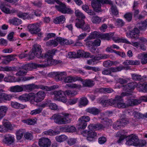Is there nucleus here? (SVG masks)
Masks as SVG:
<instances>
[{
	"mask_svg": "<svg viewBox=\"0 0 147 147\" xmlns=\"http://www.w3.org/2000/svg\"><path fill=\"white\" fill-rule=\"evenodd\" d=\"M45 96V94L43 91H40L38 92L34 95V100L36 102L41 101L43 100Z\"/></svg>",
	"mask_w": 147,
	"mask_h": 147,
	"instance_id": "2eb2a0df",
	"label": "nucleus"
},
{
	"mask_svg": "<svg viewBox=\"0 0 147 147\" xmlns=\"http://www.w3.org/2000/svg\"><path fill=\"white\" fill-rule=\"evenodd\" d=\"M75 13L76 16L79 18H81V19H84L85 18V16L79 10L75 11Z\"/></svg>",
	"mask_w": 147,
	"mask_h": 147,
	"instance_id": "5fc2aeb1",
	"label": "nucleus"
},
{
	"mask_svg": "<svg viewBox=\"0 0 147 147\" xmlns=\"http://www.w3.org/2000/svg\"><path fill=\"white\" fill-rule=\"evenodd\" d=\"M139 144V138L138 137L133 134L129 136L126 142L127 145L130 146L133 145L135 146H138Z\"/></svg>",
	"mask_w": 147,
	"mask_h": 147,
	"instance_id": "6e6552de",
	"label": "nucleus"
},
{
	"mask_svg": "<svg viewBox=\"0 0 147 147\" xmlns=\"http://www.w3.org/2000/svg\"><path fill=\"white\" fill-rule=\"evenodd\" d=\"M58 45V42L57 40V38L55 40H52L46 42V45L48 47L53 46L56 47Z\"/></svg>",
	"mask_w": 147,
	"mask_h": 147,
	"instance_id": "f704fd0d",
	"label": "nucleus"
},
{
	"mask_svg": "<svg viewBox=\"0 0 147 147\" xmlns=\"http://www.w3.org/2000/svg\"><path fill=\"white\" fill-rule=\"evenodd\" d=\"M81 82L84 87H91L94 86L95 84L94 82L91 80H86L83 81L82 79V81Z\"/></svg>",
	"mask_w": 147,
	"mask_h": 147,
	"instance_id": "bb28decb",
	"label": "nucleus"
},
{
	"mask_svg": "<svg viewBox=\"0 0 147 147\" xmlns=\"http://www.w3.org/2000/svg\"><path fill=\"white\" fill-rule=\"evenodd\" d=\"M102 20V18L98 16H93L91 19V21L93 23L98 24Z\"/></svg>",
	"mask_w": 147,
	"mask_h": 147,
	"instance_id": "bf43d9fd",
	"label": "nucleus"
},
{
	"mask_svg": "<svg viewBox=\"0 0 147 147\" xmlns=\"http://www.w3.org/2000/svg\"><path fill=\"white\" fill-rule=\"evenodd\" d=\"M113 127L115 130H117L120 129L123 126L120 121H117L113 124Z\"/></svg>",
	"mask_w": 147,
	"mask_h": 147,
	"instance_id": "864d4df0",
	"label": "nucleus"
},
{
	"mask_svg": "<svg viewBox=\"0 0 147 147\" xmlns=\"http://www.w3.org/2000/svg\"><path fill=\"white\" fill-rule=\"evenodd\" d=\"M25 132L24 129H20L16 131V138L17 140H20L24 135Z\"/></svg>",
	"mask_w": 147,
	"mask_h": 147,
	"instance_id": "ea45409f",
	"label": "nucleus"
},
{
	"mask_svg": "<svg viewBox=\"0 0 147 147\" xmlns=\"http://www.w3.org/2000/svg\"><path fill=\"white\" fill-rule=\"evenodd\" d=\"M102 124L97 123V130H104L105 129L107 128L109 125L111 124L112 123V121L107 118H105L103 119Z\"/></svg>",
	"mask_w": 147,
	"mask_h": 147,
	"instance_id": "1a4fd4ad",
	"label": "nucleus"
},
{
	"mask_svg": "<svg viewBox=\"0 0 147 147\" xmlns=\"http://www.w3.org/2000/svg\"><path fill=\"white\" fill-rule=\"evenodd\" d=\"M51 102V100L49 99H47L46 101L43 102L40 104L38 105V107L40 108H43L49 106Z\"/></svg>",
	"mask_w": 147,
	"mask_h": 147,
	"instance_id": "603ef678",
	"label": "nucleus"
},
{
	"mask_svg": "<svg viewBox=\"0 0 147 147\" xmlns=\"http://www.w3.org/2000/svg\"><path fill=\"white\" fill-rule=\"evenodd\" d=\"M59 5H56L55 8L60 12L63 14H72L73 13L74 11L70 8L66 7L65 4H63L61 2Z\"/></svg>",
	"mask_w": 147,
	"mask_h": 147,
	"instance_id": "0eeeda50",
	"label": "nucleus"
},
{
	"mask_svg": "<svg viewBox=\"0 0 147 147\" xmlns=\"http://www.w3.org/2000/svg\"><path fill=\"white\" fill-rule=\"evenodd\" d=\"M35 66V65L32 64V63L26 64L23 65L22 67V68L24 71H30L32 70L33 69V67Z\"/></svg>",
	"mask_w": 147,
	"mask_h": 147,
	"instance_id": "e433bc0d",
	"label": "nucleus"
},
{
	"mask_svg": "<svg viewBox=\"0 0 147 147\" xmlns=\"http://www.w3.org/2000/svg\"><path fill=\"white\" fill-rule=\"evenodd\" d=\"M81 86L80 85H78L76 84H66L65 87L67 88H79Z\"/></svg>",
	"mask_w": 147,
	"mask_h": 147,
	"instance_id": "6e6d98bb",
	"label": "nucleus"
},
{
	"mask_svg": "<svg viewBox=\"0 0 147 147\" xmlns=\"http://www.w3.org/2000/svg\"><path fill=\"white\" fill-rule=\"evenodd\" d=\"M101 40L100 39L95 40L94 41L90 40H88L87 42V45L88 47H90L91 46H100L101 43Z\"/></svg>",
	"mask_w": 147,
	"mask_h": 147,
	"instance_id": "393cba45",
	"label": "nucleus"
},
{
	"mask_svg": "<svg viewBox=\"0 0 147 147\" xmlns=\"http://www.w3.org/2000/svg\"><path fill=\"white\" fill-rule=\"evenodd\" d=\"M129 113V112H128L127 113H123L121 114V119L120 121L123 126L129 123V121L127 116V115Z\"/></svg>",
	"mask_w": 147,
	"mask_h": 147,
	"instance_id": "6ab92c4d",
	"label": "nucleus"
},
{
	"mask_svg": "<svg viewBox=\"0 0 147 147\" xmlns=\"http://www.w3.org/2000/svg\"><path fill=\"white\" fill-rule=\"evenodd\" d=\"M12 96L10 94L2 93L1 100L2 99L5 100H10L11 99Z\"/></svg>",
	"mask_w": 147,
	"mask_h": 147,
	"instance_id": "de8ad7c7",
	"label": "nucleus"
},
{
	"mask_svg": "<svg viewBox=\"0 0 147 147\" xmlns=\"http://www.w3.org/2000/svg\"><path fill=\"white\" fill-rule=\"evenodd\" d=\"M112 14L114 15H117L119 13V11L116 6L112 5L111 8Z\"/></svg>",
	"mask_w": 147,
	"mask_h": 147,
	"instance_id": "e2e57ef3",
	"label": "nucleus"
},
{
	"mask_svg": "<svg viewBox=\"0 0 147 147\" xmlns=\"http://www.w3.org/2000/svg\"><path fill=\"white\" fill-rule=\"evenodd\" d=\"M17 16L20 18H23L25 20L26 19H29L30 18L29 15L26 13H23L22 12H20L17 13Z\"/></svg>",
	"mask_w": 147,
	"mask_h": 147,
	"instance_id": "8fccbe9b",
	"label": "nucleus"
},
{
	"mask_svg": "<svg viewBox=\"0 0 147 147\" xmlns=\"http://www.w3.org/2000/svg\"><path fill=\"white\" fill-rule=\"evenodd\" d=\"M88 101L85 97H83L80 98L79 102V106L80 107L82 106H85L88 103Z\"/></svg>",
	"mask_w": 147,
	"mask_h": 147,
	"instance_id": "473e14b6",
	"label": "nucleus"
},
{
	"mask_svg": "<svg viewBox=\"0 0 147 147\" xmlns=\"http://www.w3.org/2000/svg\"><path fill=\"white\" fill-rule=\"evenodd\" d=\"M92 47L90 49V51L94 54H97L99 53V50L98 49H96L94 46H91Z\"/></svg>",
	"mask_w": 147,
	"mask_h": 147,
	"instance_id": "774afa93",
	"label": "nucleus"
},
{
	"mask_svg": "<svg viewBox=\"0 0 147 147\" xmlns=\"http://www.w3.org/2000/svg\"><path fill=\"white\" fill-rule=\"evenodd\" d=\"M42 108H38L35 110L32 111L30 114L32 115H36L40 113L42 111Z\"/></svg>",
	"mask_w": 147,
	"mask_h": 147,
	"instance_id": "338daca9",
	"label": "nucleus"
},
{
	"mask_svg": "<svg viewBox=\"0 0 147 147\" xmlns=\"http://www.w3.org/2000/svg\"><path fill=\"white\" fill-rule=\"evenodd\" d=\"M3 124L5 127L8 130H12L13 129V127H15L14 125H12L8 120L6 119L3 120Z\"/></svg>",
	"mask_w": 147,
	"mask_h": 147,
	"instance_id": "cd10ccee",
	"label": "nucleus"
},
{
	"mask_svg": "<svg viewBox=\"0 0 147 147\" xmlns=\"http://www.w3.org/2000/svg\"><path fill=\"white\" fill-rule=\"evenodd\" d=\"M136 27L139 28V30H145L147 28V20L141 23H138L136 25Z\"/></svg>",
	"mask_w": 147,
	"mask_h": 147,
	"instance_id": "c756f323",
	"label": "nucleus"
},
{
	"mask_svg": "<svg viewBox=\"0 0 147 147\" xmlns=\"http://www.w3.org/2000/svg\"><path fill=\"white\" fill-rule=\"evenodd\" d=\"M10 90L13 92H20L23 91V85L22 86L16 85L10 87Z\"/></svg>",
	"mask_w": 147,
	"mask_h": 147,
	"instance_id": "7c9ffc66",
	"label": "nucleus"
},
{
	"mask_svg": "<svg viewBox=\"0 0 147 147\" xmlns=\"http://www.w3.org/2000/svg\"><path fill=\"white\" fill-rule=\"evenodd\" d=\"M23 91L30 92L36 89L40 88L42 89V85H38L33 84L23 85Z\"/></svg>",
	"mask_w": 147,
	"mask_h": 147,
	"instance_id": "ddd939ff",
	"label": "nucleus"
},
{
	"mask_svg": "<svg viewBox=\"0 0 147 147\" xmlns=\"http://www.w3.org/2000/svg\"><path fill=\"white\" fill-rule=\"evenodd\" d=\"M86 111L87 112L94 115L98 114L100 112V110L94 107L88 108L86 109Z\"/></svg>",
	"mask_w": 147,
	"mask_h": 147,
	"instance_id": "a878e982",
	"label": "nucleus"
},
{
	"mask_svg": "<svg viewBox=\"0 0 147 147\" xmlns=\"http://www.w3.org/2000/svg\"><path fill=\"white\" fill-rule=\"evenodd\" d=\"M97 102L99 103H100L104 105H106L107 104L109 105H114V103L113 100L111 99H102V98H98L97 100Z\"/></svg>",
	"mask_w": 147,
	"mask_h": 147,
	"instance_id": "b1692460",
	"label": "nucleus"
},
{
	"mask_svg": "<svg viewBox=\"0 0 147 147\" xmlns=\"http://www.w3.org/2000/svg\"><path fill=\"white\" fill-rule=\"evenodd\" d=\"M15 78L13 76L8 75L7 77H6L4 78V80L7 82H13L15 81Z\"/></svg>",
	"mask_w": 147,
	"mask_h": 147,
	"instance_id": "4d7b16f0",
	"label": "nucleus"
},
{
	"mask_svg": "<svg viewBox=\"0 0 147 147\" xmlns=\"http://www.w3.org/2000/svg\"><path fill=\"white\" fill-rule=\"evenodd\" d=\"M56 51L57 50L55 49L50 50L44 54L43 58H46L47 59H43L45 67L55 64V60L53 59V55H55Z\"/></svg>",
	"mask_w": 147,
	"mask_h": 147,
	"instance_id": "f03ea898",
	"label": "nucleus"
},
{
	"mask_svg": "<svg viewBox=\"0 0 147 147\" xmlns=\"http://www.w3.org/2000/svg\"><path fill=\"white\" fill-rule=\"evenodd\" d=\"M131 76L132 79L134 81H139L142 78L141 76L139 74H132Z\"/></svg>",
	"mask_w": 147,
	"mask_h": 147,
	"instance_id": "13d9d810",
	"label": "nucleus"
},
{
	"mask_svg": "<svg viewBox=\"0 0 147 147\" xmlns=\"http://www.w3.org/2000/svg\"><path fill=\"white\" fill-rule=\"evenodd\" d=\"M65 21V16L63 15H61L54 19L53 22L56 24H63Z\"/></svg>",
	"mask_w": 147,
	"mask_h": 147,
	"instance_id": "c85d7f7f",
	"label": "nucleus"
},
{
	"mask_svg": "<svg viewBox=\"0 0 147 147\" xmlns=\"http://www.w3.org/2000/svg\"><path fill=\"white\" fill-rule=\"evenodd\" d=\"M0 7L1 10L5 13H11L10 10L8 8H6L4 4H1L0 5Z\"/></svg>",
	"mask_w": 147,
	"mask_h": 147,
	"instance_id": "052dcab7",
	"label": "nucleus"
},
{
	"mask_svg": "<svg viewBox=\"0 0 147 147\" xmlns=\"http://www.w3.org/2000/svg\"><path fill=\"white\" fill-rule=\"evenodd\" d=\"M34 78V77L33 76H24L20 78L19 81H28L33 79Z\"/></svg>",
	"mask_w": 147,
	"mask_h": 147,
	"instance_id": "680f3d73",
	"label": "nucleus"
},
{
	"mask_svg": "<svg viewBox=\"0 0 147 147\" xmlns=\"http://www.w3.org/2000/svg\"><path fill=\"white\" fill-rule=\"evenodd\" d=\"M57 40L61 45H63L71 44L74 43L73 41L72 40H68L60 37H57Z\"/></svg>",
	"mask_w": 147,
	"mask_h": 147,
	"instance_id": "5701e85b",
	"label": "nucleus"
},
{
	"mask_svg": "<svg viewBox=\"0 0 147 147\" xmlns=\"http://www.w3.org/2000/svg\"><path fill=\"white\" fill-rule=\"evenodd\" d=\"M98 91L100 92H105L108 93H111L114 91V90L111 88H102L97 89Z\"/></svg>",
	"mask_w": 147,
	"mask_h": 147,
	"instance_id": "a18cd8bd",
	"label": "nucleus"
},
{
	"mask_svg": "<svg viewBox=\"0 0 147 147\" xmlns=\"http://www.w3.org/2000/svg\"><path fill=\"white\" fill-rule=\"evenodd\" d=\"M76 26L78 28H80L85 24V21L84 19H77L76 20Z\"/></svg>",
	"mask_w": 147,
	"mask_h": 147,
	"instance_id": "79ce46f5",
	"label": "nucleus"
},
{
	"mask_svg": "<svg viewBox=\"0 0 147 147\" xmlns=\"http://www.w3.org/2000/svg\"><path fill=\"white\" fill-rule=\"evenodd\" d=\"M67 138V136L64 135H61L59 136H57L55 137L56 140L57 142H59L64 141Z\"/></svg>",
	"mask_w": 147,
	"mask_h": 147,
	"instance_id": "c03bdc74",
	"label": "nucleus"
},
{
	"mask_svg": "<svg viewBox=\"0 0 147 147\" xmlns=\"http://www.w3.org/2000/svg\"><path fill=\"white\" fill-rule=\"evenodd\" d=\"M77 81H82V79L81 77L78 76L75 77L67 76L66 77H65L64 80V82L65 83H69Z\"/></svg>",
	"mask_w": 147,
	"mask_h": 147,
	"instance_id": "412c9836",
	"label": "nucleus"
},
{
	"mask_svg": "<svg viewBox=\"0 0 147 147\" xmlns=\"http://www.w3.org/2000/svg\"><path fill=\"white\" fill-rule=\"evenodd\" d=\"M11 105L12 107L16 109H23L25 108L24 105L16 102H12Z\"/></svg>",
	"mask_w": 147,
	"mask_h": 147,
	"instance_id": "4c0bfd02",
	"label": "nucleus"
},
{
	"mask_svg": "<svg viewBox=\"0 0 147 147\" xmlns=\"http://www.w3.org/2000/svg\"><path fill=\"white\" fill-rule=\"evenodd\" d=\"M140 100L137 99L131 98L128 99L126 103L119 102L117 103V107L119 108H125L133 106L139 104Z\"/></svg>",
	"mask_w": 147,
	"mask_h": 147,
	"instance_id": "20e7f679",
	"label": "nucleus"
},
{
	"mask_svg": "<svg viewBox=\"0 0 147 147\" xmlns=\"http://www.w3.org/2000/svg\"><path fill=\"white\" fill-rule=\"evenodd\" d=\"M111 3V1L108 0H93L91 1V5L94 11L99 13L102 10L101 4H110Z\"/></svg>",
	"mask_w": 147,
	"mask_h": 147,
	"instance_id": "7ed1b4c3",
	"label": "nucleus"
},
{
	"mask_svg": "<svg viewBox=\"0 0 147 147\" xmlns=\"http://www.w3.org/2000/svg\"><path fill=\"white\" fill-rule=\"evenodd\" d=\"M39 145L42 147H48L51 145V141L48 138H42L39 139Z\"/></svg>",
	"mask_w": 147,
	"mask_h": 147,
	"instance_id": "a211bd4d",
	"label": "nucleus"
},
{
	"mask_svg": "<svg viewBox=\"0 0 147 147\" xmlns=\"http://www.w3.org/2000/svg\"><path fill=\"white\" fill-rule=\"evenodd\" d=\"M102 74L105 75H110L114 77L115 75H113L111 74V72L110 71L109 68L105 69L102 72Z\"/></svg>",
	"mask_w": 147,
	"mask_h": 147,
	"instance_id": "0e129e2a",
	"label": "nucleus"
},
{
	"mask_svg": "<svg viewBox=\"0 0 147 147\" xmlns=\"http://www.w3.org/2000/svg\"><path fill=\"white\" fill-rule=\"evenodd\" d=\"M113 40L115 42H121L127 44H130V42L126 39L119 38L117 37L114 36L112 38Z\"/></svg>",
	"mask_w": 147,
	"mask_h": 147,
	"instance_id": "58836bf2",
	"label": "nucleus"
},
{
	"mask_svg": "<svg viewBox=\"0 0 147 147\" xmlns=\"http://www.w3.org/2000/svg\"><path fill=\"white\" fill-rule=\"evenodd\" d=\"M137 83L135 82L128 83L127 84L123 85L122 89L126 92H130L133 91L137 87Z\"/></svg>",
	"mask_w": 147,
	"mask_h": 147,
	"instance_id": "4468645a",
	"label": "nucleus"
},
{
	"mask_svg": "<svg viewBox=\"0 0 147 147\" xmlns=\"http://www.w3.org/2000/svg\"><path fill=\"white\" fill-rule=\"evenodd\" d=\"M112 34L113 35V33H107L106 34H102L100 33L99 38L103 39L104 40H109L110 39V37L112 36Z\"/></svg>",
	"mask_w": 147,
	"mask_h": 147,
	"instance_id": "a19ab883",
	"label": "nucleus"
},
{
	"mask_svg": "<svg viewBox=\"0 0 147 147\" xmlns=\"http://www.w3.org/2000/svg\"><path fill=\"white\" fill-rule=\"evenodd\" d=\"M113 62L109 60L105 61L103 63V65L106 67H108L111 66L113 64Z\"/></svg>",
	"mask_w": 147,
	"mask_h": 147,
	"instance_id": "69168bd1",
	"label": "nucleus"
},
{
	"mask_svg": "<svg viewBox=\"0 0 147 147\" xmlns=\"http://www.w3.org/2000/svg\"><path fill=\"white\" fill-rule=\"evenodd\" d=\"M32 50L37 54V57L38 58H43L44 56L41 54L42 51L41 46L40 45L35 44L33 46Z\"/></svg>",
	"mask_w": 147,
	"mask_h": 147,
	"instance_id": "f3484780",
	"label": "nucleus"
},
{
	"mask_svg": "<svg viewBox=\"0 0 147 147\" xmlns=\"http://www.w3.org/2000/svg\"><path fill=\"white\" fill-rule=\"evenodd\" d=\"M66 75L65 72H58V74L57 76L56 79L57 81L62 80L64 78H65V76Z\"/></svg>",
	"mask_w": 147,
	"mask_h": 147,
	"instance_id": "09e8293b",
	"label": "nucleus"
},
{
	"mask_svg": "<svg viewBox=\"0 0 147 147\" xmlns=\"http://www.w3.org/2000/svg\"><path fill=\"white\" fill-rule=\"evenodd\" d=\"M58 87V86L57 85H54L50 87L42 85V90H46L47 91H49L56 89Z\"/></svg>",
	"mask_w": 147,
	"mask_h": 147,
	"instance_id": "3c124183",
	"label": "nucleus"
},
{
	"mask_svg": "<svg viewBox=\"0 0 147 147\" xmlns=\"http://www.w3.org/2000/svg\"><path fill=\"white\" fill-rule=\"evenodd\" d=\"M70 114L64 113H56L50 118V119L54 120L55 123L59 125L67 124L70 123L71 119L69 118Z\"/></svg>",
	"mask_w": 147,
	"mask_h": 147,
	"instance_id": "f257e3e1",
	"label": "nucleus"
},
{
	"mask_svg": "<svg viewBox=\"0 0 147 147\" xmlns=\"http://www.w3.org/2000/svg\"><path fill=\"white\" fill-rule=\"evenodd\" d=\"M129 94L127 92H123L120 96L117 95L115 96L114 99H113L114 104H116L117 106V103L119 102H122L123 101L122 97L125 96H129Z\"/></svg>",
	"mask_w": 147,
	"mask_h": 147,
	"instance_id": "4be33fe9",
	"label": "nucleus"
},
{
	"mask_svg": "<svg viewBox=\"0 0 147 147\" xmlns=\"http://www.w3.org/2000/svg\"><path fill=\"white\" fill-rule=\"evenodd\" d=\"M2 57H6L5 59H4L2 61L3 63L5 64H7L11 61H14L16 59L15 58L13 57L11 55H8L7 56H2Z\"/></svg>",
	"mask_w": 147,
	"mask_h": 147,
	"instance_id": "72a5a7b5",
	"label": "nucleus"
},
{
	"mask_svg": "<svg viewBox=\"0 0 147 147\" xmlns=\"http://www.w3.org/2000/svg\"><path fill=\"white\" fill-rule=\"evenodd\" d=\"M9 22L10 23L12 24L15 25H18L21 24V20L17 18H14L12 19H10Z\"/></svg>",
	"mask_w": 147,
	"mask_h": 147,
	"instance_id": "37998d69",
	"label": "nucleus"
},
{
	"mask_svg": "<svg viewBox=\"0 0 147 147\" xmlns=\"http://www.w3.org/2000/svg\"><path fill=\"white\" fill-rule=\"evenodd\" d=\"M90 120V117L87 116H84L81 117L79 119V128L84 129L87 125V122Z\"/></svg>",
	"mask_w": 147,
	"mask_h": 147,
	"instance_id": "9b49d317",
	"label": "nucleus"
},
{
	"mask_svg": "<svg viewBox=\"0 0 147 147\" xmlns=\"http://www.w3.org/2000/svg\"><path fill=\"white\" fill-rule=\"evenodd\" d=\"M100 33L96 31H94L89 36L86 38V40H91L92 38H99Z\"/></svg>",
	"mask_w": 147,
	"mask_h": 147,
	"instance_id": "c9c22d12",
	"label": "nucleus"
},
{
	"mask_svg": "<svg viewBox=\"0 0 147 147\" xmlns=\"http://www.w3.org/2000/svg\"><path fill=\"white\" fill-rule=\"evenodd\" d=\"M40 23H37L29 24L27 28L28 31L31 34H36L41 31V30L40 28Z\"/></svg>",
	"mask_w": 147,
	"mask_h": 147,
	"instance_id": "39448f33",
	"label": "nucleus"
},
{
	"mask_svg": "<svg viewBox=\"0 0 147 147\" xmlns=\"http://www.w3.org/2000/svg\"><path fill=\"white\" fill-rule=\"evenodd\" d=\"M82 134L84 136H86L87 140L90 141L94 140L96 136V133L92 130H85L82 132Z\"/></svg>",
	"mask_w": 147,
	"mask_h": 147,
	"instance_id": "f8f14e48",
	"label": "nucleus"
},
{
	"mask_svg": "<svg viewBox=\"0 0 147 147\" xmlns=\"http://www.w3.org/2000/svg\"><path fill=\"white\" fill-rule=\"evenodd\" d=\"M3 142L8 145L12 144L14 142V138L10 135L7 134L4 136Z\"/></svg>",
	"mask_w": 147,
	"mask_h": 147,
	"instance_id": "aec40b11",
	"label": "nucleus"
},
{
	"mask_svg": "<svg viewBox=\"0 0 147 147\" xmlns=\"http://www.w3.org/2000/svg\"><path fill=\"white\" fill-rule=\"evenodd\" d=\"M34 95V93H25L20 96L18 98L19 100L26 102L32 99L33 98Z\"/></svg>",
	"mask_w": 147,
	"mask_h": 147,
	"instance_id": "dca6fc26",
	"label": "nucleus"
},
{
	"mask_svg": "<svg viewBox=\"0 0 147 147\" xmlns=\"http://www.w3.org/2000/svg\"><path fill=\"white\" fill-rule=\"evenodd\" d=\"M7 109L8 108L6 106H0V120L5 116Z\"/></svg>",
	"mask_w": 147,
	"mask_h": 147,
	"instance_id": "2f4dec72",
	"label": "nucleus"
},
{
	"mask_svg": "<svg viewBox=\"0 0 147 147\" xmlns=\"http://www.w3.org/2000/svg\"><path fill=\"white\" fill-rule=\"evenodd\" d=\"M53 94L55 96V100L65 103L67 101V99L63 91L61 90L55 91Z\"/></svg>",
	"mask_w": 147,
	"mask_h": 147,
	"instance_id": "423d86ee",
	"label": "nucleus"
},
{
	"mask_svg": "<svg viewBox=\"0 0 147 147\" xmlns=\"http://www.w3.org/2000/svg\"><path fill=\"white\" fill-rule=\"evenodd\" d=\"M115 80L117 82L123 84H126L127 82V81L125 79L122 78H119L116 75H115L114 77Z\"/></svg>",
	"mask_w": 147,
	"mask_h": 147,
	"instance_id": "49530a36",
	"label": "nucleus"
},
{
	"mask_svg": "<svg viewBox=\"0 0 147 147\" xmlns=\"http://www.w3.org/2000/svg\"><path fill=\"white\" fill-rule=\"evenodd\" d=\"M140 33L139 29L135 27L132 30H129V32L126 33V36L128 38L137 40L138 38Z\"/></svg>",
	"mask_w": 147,
	"mask_h": 147,
	"instance_id": "9d476101",
	"label": "nucleus"
}]
</instances>
